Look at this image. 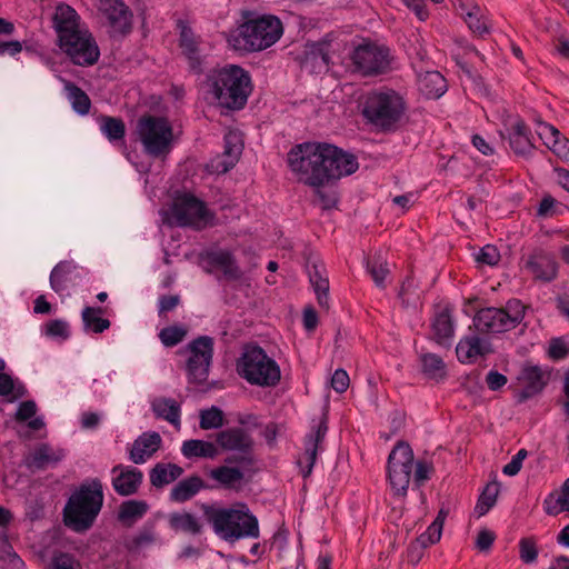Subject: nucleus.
Instances as JSON below:
<instances>
[{"instance_id": "obj_27", "label": "nucleus", "mask_w": 569, "mask_h": 569, "mask_svg": "<svg viewBox=\"0 0 569 569\" xmlns=\"http://www.w3.org/2000/svg\"><path fill=\"white\" fill-rule=\"evenodd\" d=\"M419 91L429 99H437L447 91L446 79L438 71H426L418 76Z\"/></svg>"}, {"instance_id": "obj_43", "label": "nucleus", "mask_w": 569, "mask_h": 569, "mask_svg": "<svg viewBox=\"0 0 569 569\" xmlns=\"http://www.w3.org/2000/svg\"><path fill=\"white\" fill-rule=\"evenodd\" d=\"M498 495V482H490L486 486L475 507V513L477 517L485 516L495 506Z\"/></svg>"}, {"instance_id": "obj_61", "label": "nucleus", "mask_w": 569, "mask_h": 569, "mask_svg": "<svg viewBox=\"0 0 569 569\" xmlns=\"http://www.w3.org/2000/svg\"><path fill=\"white\" fill-rule=\"evenodd\" d=\"M415 465V475L413 481L417 486L422 485L426 480L429 479L430 473L432 471V467L423 461H417Z\"/></svg>"}, {"instance_id": "obj_59", "label": "nucleus", "mask_w": 569, "mask_h": 569, "mask_svg": "<svg viewBox=\"0 0 569 569\" xmlns=\"http://www.w3.org/2000/svg\"><path fill=\"white\" fill-rule=\"evenodd\" d=\"M349 383L350 379L347 371H345L343 369H337L333 372L331 378V386L337 392H345L348 389Z\"/></svg>"}, {"instance_id": "obj_44", "label": "nucleus", "mask_w": 569, "mask_h": 569, "mask_svg": "<svg viewBox=\"0 0 569 569\" xmlns=\"http://www.w3.org/2000/svg\"><path fill=\"white\" fill-rule=\"evenodd\" d=\"M447 515L448 512L445 509H440L433 522L427 528V530L423 533H421L418 537L422 545L429 547L431 545L437 543L440 540Z\"/></svg>"}, {"instance_id": "obj_2", "label": "nucleus", "mask_w": 569, "mask_h": 569, "mask_svg": "<svg viewBox=\"0 0 569 569\" xmlns=\"http://www.w3.org/2000/svg\"><path fill=\"white\" fill-rule=\"evenodd\" d=\"M203 515L214 533L224 541L236 542L260 536L258 518L244 502H234L229 507L203 506Z\"/></svg>"}, {"instance_id": "obj_26", "label": "nucleus", "mask_w": 569, "mask_h": 569, "mask_svg": "<svg viewBox=\"0 0 569 569\" xmlns=\"http://www.w3.org/2000/svg\"><path fill=\"white\" fill-rule=\"evenodd\" d=\"M151 409L157 418L168 421L177 429L180 428L181 408L174 399L157 397L151 401Z\"/></svg>"}, {"instance_id": "obj_55", "label": "nucleus", "mask_w": 569, "mask_h": 569, "mask_svg": "<svg viewBox=\"0 0 569 569\" xmlns=\"http://www.w3.org/2000/svg\"><path fill=\"white\" fill-rule=\"evenodd\" d=\"M537 124H538V128H537L538 136L543 141L546 147L550 148L551 143L555 142V139L559 138L560 131L556 127H553L549 123H546L541 120H537Z\"/></svg>"}, {"instance_id": "obj_11", "label": "nucleus", "mask_w": 569, "mask_h": 569, "mask_svg": "<svg viewBox=\"0 0 569 569\" xmlns=\"http://www.w3.org/2000/svg\"><path fill=\"white\" fill-rule=\"evenodd\" d=\"M356 69L365 76L385 73L390 69L391 56L388 48L377 43L365 42L352 52Z\"/></svg>"}, {"instance_id": "obj_29", "label": "nucleus", "mask_w": 569, "mask_h": 569, "mask_svg": "<svg viewBox=\"0 0 569 569\" xmlns=\"http://www.w3.org/2000/svg\"><path fill=\"white\" fill-rule=\"evenodd\" d=\"M63 456L62 450H53L47 443H42L26 458V463L30 468L43 469L59 462Z\"/></svg>"}, {"instance_id": "obj_17", "label": "nucleus", "mask_w": 569, "mask_h": 569, "mask_svg": "<svg viewBox=\"0 0 569 569\" xmlns=\"http://www.w3.org/2000/svg\"><path fill=\"white\" fill-rule=\"evenodd\" d=\"M327 431V419L321 417L319 420L313 421L310 432L306 436L305 452L298 460L299 466L303 469V477H308L311 473L318 449L321 447Z\"/></svg>"}, {"instance_id": "obj_30", "label": "nucleus", "mask_w": 569, "mask_h": 569, "mask_svg": "<svg viewBox=\"0 0 569 569\" xmlns=\"http://www.w3.org/2000/svg\"><path fill=\"white\" fill-rule=\"evenodd\" d=\"M433 339L442 346H450L455 333L453 322L448 309L439 312L432 322Z\"/></svg>"}, {"instance_id": "obj_36", "label": "nucleus", "mask_w": 569, "mask_h": 569, "mask_svg": "<svg viewBox=\"0 0 569 569\" xmlns=\"http://www.w3.org/2000/svg\"><path fill=\"white\" fill-rule=\"evenodd\" d=\"M102 312V308H83L81 318L86 332L101 333L110 327V321L101 317Z\"/></svg>"}, {"instance_id": "obj_37", "label": "nucleus", "mask_w": 569, "mask_h": 569, "mask_svg": "<svg viewBox=\"0 0 569 569\" xmlns=\"http://www.w3.org/2000/svg\"><path fill=\"white\" fill-rule=\"evenodd\" d=\"M183 473V469L173 463H158L150 473L151 483L154 487H162L178 479Z\"/></svg>"}, {"instance_id": "obj_13", "label": "nucleus", "mask_w": 569, "mask_h": 569, "mask_svg": "<svg viewBox=\"0 0 569 569\" xmlns=\"http://www.w3.org/2000/svg\"><path fill=\"white\" fill-rule=\"evenodd\" d=\"M172 218L178 226L201 229L211 222L213 216L202 201L186 194L173 203Z\"/></svg>"}, {"instance_id": "obj_35", "label": "nucleus", "mask_w": 569, "mask_h": 569, "mask_svg": "<svg viewBox=\"0 0 569 569\" xmlns=\"http://www.w3.org/2000/svg\"><path fill=\"white\" fill-rule=\"evenodd\" d=\"M63 86L72 109L81 116L88 114L91 107V101L88 94L70 81L63 80Z\"/></svg>"}, {"instance_id": "obj_57", "label": "nucleus", "mask_w": 569, "mask_h": 569, "mask_svg": "<svg viewBox=\"0 0 569 569\" xmlns=\"http://www.w3.org/2000/svg\"><path fill=\"white\" fill-rule=\"evenodd\" d=\"M520 559L525 563H532L538 557V550L535 542L530 539H521L519 542Z\"/></svg>"}, {"instance_id": "obj_41", "label": "nucleus", "mask_w": 569, "mask_h": 569, "mask_svg": "<svg viewBox=\"0 0 569 569\" xmlns=\"http://www.w3.org/2000/svg\"><path fill=\"white\" fill-rule=\"evenodd\" d=\"M310 282L313 287V290L317 295L318 303L328 308V291H329V281L328 278L323 274V272L319 269L318 266H312V269L309 271Z\"/></svg>"}, {"instance_id": "obj_22", "label": "nucleus", "mask_w": 569, "mask_h": 569, "mask_svg": "<svg viewBox=\"0 0 569 569\" xmlns=\"http://www.w3.org/2000/svg\"><path fill=\"white\" fill-rule=\"evenodd\" d=\"M160 445L161 437L158 432L142 433L138 439L134 440L131 447V461L137 465L146 462L160 448Z\"/></svg>"}, {"instance_id": "obj_8", "label": "nucleus", "mask_w": 569, "mask_h": 569, "mask_svg": "<svg viewBox=\"0 0 569 569\" xmlns=\"http://www.w3.org/2000/svg\"><path fill=\"white\" fill-rule=\"evenodd\" d=\"M525 317V307L519 300L508 301L506 308H485L477 312L473 325L480 332L500 333L516 328Z\"/></svg>"}, {"instance_id": "obj_40", "label": "nucleus", "mask_w": 569, "mask_h": 569, "mask_svg": "<svg viewBox=\"0 0 569 569\" xmlns=\"http://www.w3.org/2000/svg\"><path fill=\"white\" fill-rule=\"evenodd\" d=\"M169 523L174 530H181L192 535H198L202 530V525L198 518L189 512L172 513L169 518Z\"/></svg>"}, {"instance_id": "obj_19", "label": "nucleus", "mask_w": 569, "mask_h": 569, "mask_svg": "<svg viewBox=\"0 0 569 569\" xmlns=\"http://www.w3.org/2000/svg\"><path fill=\"white\" fill-rule=\"evenodd\" d=\"M53 28L58 34V41H66L70 34L86 28L80 23V17L73 8L68 4L59 3L52 17Z\"/></svg>"}, {"instance_id": "obj_31", "label": "nucleus", "mask_w": 569, "mask_h": 569, "mask_svg": "<svg viewBox=\"0 0 569 569\" xmlns=\"http://www.w3.org/2000/svg\"><path fill=\"white\" fill-rule=\"evenodd\" d=\"M182 455L188 459L209 458L213 459L218 456V447L210 442L199 439H190L183 441L181 446Z\"/></svg>"}, {"instance_id": "obj_16", "label": "nucleus", "mask_w": 569, "mask_h": 569, "mask_svg": "<svg viewBox=\"0 0 569 569\" xmlns=\"http://www.w3.org/2000/svg\"><path fill=\"white\" fill-rule=\"evenodd\" d=\"M218 446L226 451H237L241 453V458L234 460L236 462H251L248 458L253 448V440L251 436L242 428L234 427L220 431L217 435Z\"/></svg>"}, {"instance_id": "obj_20", "label": "nucleus", "mask_w": 569, "mask_h": 569, "mask_svg": "<svg viewBox=\"0 0 569 569\" xmlns=\"http://www.w3.org/2000/svg\"><path fill=\"white\" fill-rule=\"evenodd\" d=\"M100 9L108 19L112 32L126 33L131 28V12L122 0H101Z\"/></svg>"}, {"instance_id": "obj_23", "label": "nucleus", "mask_w": 569, "mask_h": 569, "mask_svg": "<svg viewBox=\"0 0 569 569\" xmlns=\"http://www.w3.org/2000/svg\"><path fill=\"white\" fill-rule=\"evenodd\" d=\"M527 267L535 278L542 281H551L558 273V264L555 258L542 251L532 254L527 261Z\"/></svg>"}, {"instance_id": "obj_63", "label": "nucleus", "mask_w": 569, "mask_h": 569, "mask_svg": "<svg viewBox=\"0 0 569 569\" xmlns=\"http://www.w3.org/2000/svg\"><path fill=\"white\" fill-rule=\"evenodd\" d=\"M37 412V406L33 401H23L20 403L17 412H16V419L19 421H26L30 418H32Z\"/></svg>"}, {"instance_id": "obj_24", "label": "nucleus", "mask_w": 569, "mask_h": 569, "mask_svg": "<svg viewBox=\"0 0 569 569\" xmlns=\"http://www.w3.org/2000/svg\"><path fill=\"white\" fill-rule=\"evenodd\" d=\"M489 352V343L477 336L462 338L456 347L457 357L462 363H471L476 361L479 356H483Z\"/></svg>"}, {"instance_id": "obj_47", "label": "nucleus", "mask_w": 569, "mask_h": 569, "mask_svg": "<svg viewBox=\"0 0 569 569\" xmlns=\"http://www.w3.org/2000/svg\"><path fill=\"white\" fill-rule=\"evenodd\" d=\"M367 270L371 274L377 287L383 288L385 280L389 274V267L381 254L375 256L367 262Z\"/></svg>"}, {"instance_id": "obj_64", "label": "nucleus", "mask_w": 569, "mask_h": 569, "mask_svg": "<svg viewBox=\"0 0 569 569\" xmlns=\"http://www.w3.org/2000/svg\"><path fill=\"white\" fill-rule=\"evenodd\" d=\"M495 541V535L493 532L489 530H481L476 540V546L479 550L485 551L489 550Z\"/></svg>"}, {"instance_id": "obj_33", "label": "nucleus", "mask_w": 569, "mask_h": 569, "mask_svg": "<svg viewBox=\"0 0 569 569\" xmlns=\"http://www.w3.org/2000/svg\"><path fill=\"white\" fill-rule=\"evenodd\" d=\"M204 483L198 476H191L179 481L171 490L170 498L176 502H184L196 496Z\"/></svg>"}, {"instance_id": "obj_15", "label": "nucleus", "mask_w": 569, "mask_h": 569, "mask_svg": "<svg viewBox=\"0 0 569 569\" xmlns=\"http://www.w3.org/2000/svg\"><path fill=\"white\" fill-rule=\"evenodd\" d=\"M242 149V134L237 130L228 131L224 134L223 153L210 160L207 164V171L212 174L226 173L238 162Z\"/></svg>"}, {"instance_id": "obj_54", "label": "nucleus", "mask_w": 569, "mask_h": 569, "mask_svg": "<svg viewBox=\"0 0 569 569\" xmlns=\"http://www.w3.org/2000/svg\"><path fill=\"white\" fill-rule=\"evenodd\" d=\"M569 352V342L565 338H553L549 342L548 356L552 360H561Z\"/></svg>"}, {"instance_id": "obj_32", "label": "nucleus", "mask_w": 569, "mask_h": 569, "mask_svg": "<svg viewBox=\"0 0 569 569\" xmlns=\"http://www.w3.org/2000/svg\"><path fill=\"white\" fill-rule=\"evenodd\" d=\"M180 47L190 63V68L199 72L201 70V56L197 39L191 29L183 27L180 34Z\"/></svg>"}, {"instance_id": "obj_56", "label": "nucleus", "mask_w": 569, "mask_h": 569, "mask_svg": "<svg viewBox=\"0 0 569 569\" xmlns=\"http://www.w3.org/2000/svg\"><path fill=\"white\" fill-rule=\"evenodd\" d=\"M46 333L53 338L67 339L70 333L69 325L64 320H51L46 325Z\"/></svg>"}, {"instance_id": "obj_49", "label": "nucleus", "mask_w": 569, "mask_h": 569, "mask_svg": "<svg viewBox=\"0 0 569 569\" xmlns=\"http://www.w3.org/2000/svg\"><path fill=\"white\" fill-rule=\"evenodd\" d=\"M199 416V426L203 430L218 429L223 426V412L218 407L212 406L209 409H203Z\"/></svg>"}, {"instance_id": "obj_39", "label": "nucleus", "mask_w": 569, "mask_h": 569, "mask_svg": "<svg viewBox=\"0 0 569 569\" xmlns=\"http://www.w3.org/2000/svg\"><path fill=\"white\" fill-rule=\"evenodd\" d=\"M77 269L72 261H60L50 273V287L56 292H61L67 288L69 276Z\"/></svg>"}, {"instance_id": "obj_50", "label": "nucleus", "mask_w": 569, "mask_h": 569, "mask_svg": "<svg viewBox=\"0 0 569 569\" xmlns=\"http://www.w3.org/2000/svg\"><path fill=\"white\" fill-rule=\"evenodd\" d=\"M329 54L327 46L322 43H312L308 47L306 52V63H311L313 67H328Z\"/></svg>"}, {"instance_id": "obj_9", "label": "nucleus", "mask_w": 569, "mask_h": 569, "mask_svg": "<svg viewBox=\"0 0 569 569\" xmlns=\"http://www.w3.org/2000/svg\"><path fill=\"white\" fill-rule=\"evenodd\" d=\"M413 451L409 443L398 441L388 457L387 476L391 491L397 498H405L411 481Z\"/></svg>"}, {"instance_id": "obj_38", "label": "nucleus", "mask_w": 569, "mask_h": 569, "mask_svg": "<svg viewBox=\"0 0 569 569\" xmlns=\"http://www.w3.org/2000/svg\"><path fill=\"white\" fill-rule=\"evenodd\" d=\"M546 513L556 516L562 511H569V478L561 487L560 493L550 495L543 502Z\"/></svg>"}, {"instance_id": "obj_46", "label": "nucleus", "mask_w": 569, "mask_h": 569, "mask_svg": "<svg viewBox=\"0 0 569 569\" xmlns=\"http://www.w3.org/2000/svg\"><path fill=\"white\" fill-rule=\"evenodd\" d=\"M100 129L110 141L120 140L126 133L124 122L119 118L108 116L101 117Z\"/></svg>"}, {"instance_id": "obj_34", "label": "nucleus", "mask_w": 569, "mask_h": 569, "mask_svg": "<svg viewBox=\"0 0 569 569\" xmlns=\"http://www.w3.org/2000/svg\"><path fill=\"white\" fill-rule=\"evenodd\" d=\"M210 262L220 268L224 276L229 279L236 280L241 278V271L236 263L233 256L227 250H218L209 254Z\"/></svg>"}, {"instance_id": "obj_25", "label": "nucleus", "mask_w": 569, "mask_h": 569, "mask_svg": "<svg viewBox=\"0 0 569 569\" xmlns=\"http://www.w3.org/2000/svg\"><path fill=\"white\" fill-rule=\"evenodd\" d=\"M209 477L224 489L239 491L244 482L243 472L229 466H220L209 471Z\"/></svg>"}, {"instance_id": "obj_18", "label": "nucleus", "mask_w": 569, "mask_h": 569, "mask_svg": "<svg viewBox=\"0 0 569 569\" xmlns=\"http://www.w3.org/2000/svg\"><path fill=\"white\" fill-rule=\"evenodd\" d=\"M550 379V370L537 365H523L518 381L521 386L520 397L531 398L543 390Z\"/></svg>"}, {"instance_id": "obj_42", "label": "nucleus", "mask_w": 569, "mask_h": 569, "mask_svg": "<svg viewBox=\"0 0 569 569\" xmlns=\"http://www.w3.org/2000/svg\"><path fill=\"white\" fill-rule=\"evenodd\" d=\"M148 506L143 501L129 500L121 505L119 520L131 526L147 512Z\"/></svg>"}, {"instance_id": "obj_1", "label": "nucleus", "mask_w": 569, "mask_h": 569, "mask_svg": "<svg viewBox=\"0 0 569 569\" xmlns=\"http://www.w3.org/2000/svg\"><path fill=\"white\" fill-rule=\"evenodd\" d=\"M288 164L299 181L319 186L352 174L358 169L355 156L329 143H301L288 153Z\"/></svg>"}, {"instance_id": "obj_62", "label": "nucleus", "mask_w": 569, "mask_h": 569, "mask_svg": "<svg viewBox=\"0 0 569 569\" xmlns=\"http://www.w3.org/2000/svg\"><path fill=\"white\" fill-rule=\"evenodd\" d=\"M428 548V546L426 545H422L420 542V540L417 538L413 542L410 543V546L408 547V550H407V558H408V561L412 565H417L422 556H423V550Z\"/></svg>"}, {"instance_id": "obj_6", "label": "nucleus", "mask_w": 569, "mask_h": 569, "mask_svg": "<svg viewBox=\"0 0 569 569\" xmlns=\"http://www.w3.org/2000/svg\"><path fill=\"white\" fill-rule=\"evenodd\" d=\"M237 370L249 383L260 387H274L281 378L277 362L258 346L244 348L238 360Z\"/></svg>"}, {"instance_id": "obj_3", "label": "nucleus", "mask_w": 569, "mask_h": 569, "mask_svg": "<svg viewBox=\"0 0 569 569\" xmlns=\"http://www.w3.org/2000/svg\"><path fill=\"white\" fill-rule=\"evenodd\" d=\"M283 34L281 20L273 14L247 18L227 34L228 46L240 53L267 50Z\"/></svg>"}, {"instance_id": "obj_51", "label": "nucleus", "mask_w": 569, "mask_h": 569, "mask_svg": "<svg viewBox=\"0 0 569 569\" xmlns=\"http://www.w3.org/2000/svg\"><path fill=\"white\" fill-rule=\"evenodd\" d=\"M187 335V330L181 326H171L163 328L159 338L166 347H173L181 342Z\"/></svg>"}, {"instance_id": "obj_7", "label": "nucleus", "mask_w": 569, "mask_h": 569, "mask_svg": "<svg viewBox=\"0 0 569 569\" xmlns=\"http://www.w3.org/2000/svg\"><path fill=\"white\" fill-rule=\"evenodd\" d=\"M406 109L403 98L391 89L370 92L365 102L363 116L375 126L389 129L400 120Z\"/></svg>"}, {"instance_id": "obj_48", "label": "nucleus", "mask_w": 569, "mask_h": 569, "mask_svg": "<svg viewBox=\"0 0 569 569\" xmlns=\"http://www.w3.org/2000/svg\"><path fill=\"white\" fill-rule=\"evenodd\" d=\"M423 372L433 379L442 378L446 375V366L442 359L435 353H426L421 356Z\"/></svg>"}, {"instance_id": "obj_45", "label": "nucleus", "mask_w": 569, "mask_h": 569, "mask_svg": "<svg viewBox=\"0 0 569 569\" xmlns=\"http://www.w3.org/2000/svg\"><path fill=\"white\" fill-rule=\"evenodd\" d=\"M332 184L333 182L310 186L313 188L315 194L317 196L318 204L325 210L336 207L338 202V193Z\"/></svg>"}, {"instance_id": "obj_52", "label": "nucleus", "mask_w": 569, "mask_h": 569, "mask_svg": "<svg viewBox=\"0 0 569 569\" xmlns=\"http://www.w3.org/2000/svg\"><path fill=\"white\" fill-rule=\"evenodd\" d=\"M50 569H82V566L72 555L60 552L52 557Z\"/></svg>"}, {"instance_id": "obj_60", "label": "nucleus", "mask_w": 569, "mask_h": 569, "mask_svg": "<svg viewBox=\"0 0 569 569\" xmlns=\"http://www.w3.org/2000/svg\"><path fill=\"white\" fill-rule=\"evenodd\" d=\"M559 158L569 160V140L559 133V138L555 139L549 148Z\"/></svg>"}, {"instance_id": "obj_4", "label": "nucleus", "mask_w": 569, "mask_h": 569, "mask_svg": "<svg viewBox=\"0 0 569 569\" xmlns=\"http://www.w3.org/2000/svg\"><path fill=\"white\" fill-rule=\"evenodd\" d=\"M206 86L217 104L230 110L242 109L251 92L249 73L236 64L212 70Z\"/></svg>"}, {"instance_id": "obj_58", "label": "nucleus", "mask_w": 569, "mask_h": 569, "mask_svg": "<svg viewBox=\"0 0 569 569\" xmlns=\"http://www.w3.org/2000/svg\"><path fill=\"white\" fill-rule=\"evenodd\" d=\"M477 261L488 264L496 266L500 260V253L495 246H485L476 257Z\"/></svg>"}, {"instance_id": "obj_28", "label": "nucleus", "mask_w": 569, "mask_h": 569, "mask_svg": "<svg viewBox=\"0 0 569 569\" xmlns=\"http://www.w3.org/2000/svg\"><path fill=\"white\" fill-rule=\"evenodd\" d=\"M509 143L515 153L528 156L533 150V144L529 138V131L522 120H516L509 132Z\"/></svg>"}, {"instance_id": "obj_5", "label": "nucleus", "mask_w": 569, "mask_h": 569, "mask_svg": "<svg viewBox=\"0 0 569 569\" xmlns=\"http://www.w3.org/2000/svg\"><path fill=\"white\" fill-rule=\"evenodd\" d=\"M103 502L102 485L99 480L83 483L64 507V523L74 531H86L97 518Z\"/></svg>"}, {"instance_id": "obj_21", "label": "nucleus", "mask_w": 569, "mask_h": 569, "mask_svg": "<svg viewBox=\"0 0 569 569\" xmlns=\"http://www.w3.org/2000/svg\"><path fill=\"white\" fill-rule=\"evenodd\" d=\"M113 473H118L112 479V486L120 496H130L137 492L141 481L142 472L134 467L118 465L112 468Z\"/></svg>"}, {"instance_id": "obj_14", "label": "nucleus", "mask_w": 569, "mask_h": 569, "mask_svg": "<svg viewBox=\"0 0 569 569\" xmlns=\"http://www.w3.org/2000/svg\"><path fill=\"white\" fill-rule=\"evenodd\" d=\"M187 350L189 352L187 370L190 379L199 383L206 381L213 355L212 338L207 336L199 337L188 345Z\"/></svg>"}, {"instance_id": "obj_10", "label": "nucleus", "mask_w": 569, "mask_h": 569, "mask_svg": "<svg viewBox=\"0 0 569 569\" xmlns=\"http://www.w3.org/2000/svg\"><path fill=\"white\" fill-rule=\"evenodd\" d=\"M137 134L147 153L160 157L169 152L172 129L166 119L153 116L141 117L137 123Z\"/></svg>"}, {"instance_id": "obj_53", "label": "nucleus", "mask_w": 569, "mask_h": 569, "mask_svg": "<svg viewBox=\"0 0 569 569\" xmlns=\"http://www.w3.org/2000/svg\"><path fill=\"white\" fill-rule=\"evenodd\" d=\"M465 20L472 32L478 33L479 36L489 32V26L487 21L479 14L478 8H475L473 11H469Z\"/></svg>"}, {"instance_id": "obj_12", "label": "nucleus", "mask_w": 569, "mask_h": 569, "mask_svg": "<svg viewBox=\"0 0 569 569\" xmlns=\"http://www.w3.org/2000/svg\"><path fill=\"white\" fill-rule=\"evenodd\" d=\"M59 47L78 66H92L100 56L99 48L87 28L70 34L67 42L60 41Z\"/></svg>"}]
</instances>
